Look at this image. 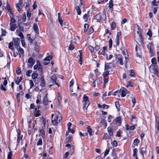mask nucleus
Here are the masks:
<instances>
[{
    "mask_svg": "<svg viewBox=\"0 0 159 159\" xmlns=\"http://www.w3.org/2000/svg\"><path fill=\"white\" fill-rule=\"evenodd\" d=\"M69 155V153L68 152H66L65 154L63 156V158L64 159H66V158L68 157Z\"/></svg>",
    "mask_w": 159,
    "mask_h": 159,
    "instance_id": "obj_58",
    "label": "nucleus"
},
{
    "mask_svg": "<svg viewBox=\"0 0 159 159\" xmlns=\"http://www.w3.org/2000/svg\"><path fill=\"white\" fill-rule=\"evenodd\" d=\"M34 70H37L39 75H42L43 73V70L42 66L40 62L39 61H37V64L34 65Z\"/></svg>",
    "mask_w": 159,
    "mask_h": 159,
    "instance_id": "obj_2",
    "label": "nucleus"
},
{
    "mask_svg": "<svg viewBox=\"0 0 159 159\" xmlns=\"http://www.w3.org/2000/svg\"><path fill=\"white\" fill-rule=\"evenodd\" d=\"M48 102L47 96H45L43 100V104L44 105H47Z\"/></svg>",
    "mask_w": 159,
    "mask_h": 159,
    "instance_id": "obj_12",
    "label": "nucleus"
},
{
    "mask_svg": "<svg viewBox=\"0 0 159 159\" xmlns=\"http://www.w3.org/2000/svg\"><path fill=\"white\" fill-rule=\"evenodd\" d=\"M113 1L112 0H110L109 2V9H110L111 11L113 10L112 7H113Z\"/></svg>",
    "mask_w": 159,
    "mask_h": 159,
    "instance_id": "obj_20",
    "label": "nucleus"
},
{
    "mask_svg": "<svg viewBox=\"0 0 159 159\" xmlns=\"http://www.w3.org/2000/svg\"><path fill=\"white\" fill-rule=\"evenodd\" d=\"M27 16L28 18H30L31 17V11L29 10H27L26 12Z\"/></svg>",
    "mask_w": 159,
    "mask_h": 159,
    "instance_id": "obj_31",
    "label": "nucleus"
},
{
    "mask_svg": "<svg viewBox=\"0 0 159 159\" xmlns=\"http://www.w3.org/2000/svg\"><path fill=\"white\" fill-rule=\"evenodd\" d=\"M89 26L87 24H85L84 25V32H86L89 28Z\"/></svg>",
    "mask_w": 159,
    "mask_h": 159,
    "instance_id": "obj_38",
    "label": "nucleus"
},
{
    "mask_svg": "<svg viewBox=\"0 0 159 159\" xmlns=\"http://www.w3.org/2000/svg\"><path fill=\"white\" fill-rule=\"evenodd\" d=\"M155 126L157 131L159 132V121L158 120H156Z\"/></svg>",
    "mask_w": 159,
    "mask_h": 159,
    "instance_id": "obj_30",
    "label": "nucleus"
},
{
    "mask_svg": "<svg viewBox=\"0 0 159 159\" xmlns=\"http://www.w3.org/2000/svg\"><path fill=\"white\" fill-rule=\"evenodd\" d=\"M124 58V57H119L118 58L117 61L121 65H122L124 64L123 62V59Z\"/></svg>",
    "mask_w": 159,
    "mask_h": 159,
    "instance_id": "obj_16",
    "label": "nucleus"
},
{
    "mask_svg": "<svg viewBox=\"0 0 159 159\" xmlns=\"http://www.w3.org/2000/svg\"><path fill=\"white\" fill-rule=\"evenodd\" d=\"M116 123H121V118L120 117H117L116 119Z\"/></svg>",
    "mask_w": 159,
    "mask_h": 159,
    "instance_id": "obj_50",
    "label": "nucleus"
},
{
    "mask_svg": "<svg viewBox=\"0 0 159 159\" xmlns=\"http://www.w3.org/2000/svg\"><path fill=\"white\" fill-rule=\"evenodd\" d=\"M56 117L52 120V123L53 125H57L62 119L61 115L58 111H56Z\"/></svg>",
    "mask_w": 159,
    "mask_h": 159,
    "instance_id": "obj_1",
    "label": "nucleus"
},
{
    "mask_svg": "<svg viewBox=\"0 0 159 159\" xmlns=\"http://www.w3.org/2000/svg\"><path fill=\"white\" fill-rule=\"evenodd\" d=\"M24 1V0H19V3L16 5V8L19 12L21 11L22 8L24 5V4L22 3Z\"/></svg>",
    "mask_w": 159,
    "mask_h": 159,
    "instance_id": "obj_4",
    "label": "nucleus"
},
{
    "mask_svg": "<svg viewBox=\"0 0 159 159\" xmlns=\"http://www.w3.org/2000/svg\"><path fill=\"white\" fill-rule=\"evenodd\" d=\"M11 17V20H10V25H11L12 24H14V23L16 22V20L13 17H11V16H10Z\"/></svg>",
    "mask_w": 159,
    "mask_h": 159,
    "instance_id": "obj_39",
    "label": "nucleus"
},
{
    "mask_svg": "<svg viewBox=\"0 0 159 159\" xmlns=\"http://www.w3.org/2000/svg\"><path fill=\"white\" fill-rule=\"evenodd\" d=\"M42 139L41 138H40L38 142L37 143V145H40L42 144Z\"/></svg>",
    "mask_w": 159,
    "mask_h": 159,
    "instance_id": "obj_48",
    "label": "nucleus"
},
{
    "mask_svg": "<svg viewBox=\"0 0 159 159\" xmlns=\"http://www.w3.org/2000/svg\"><path fill=\"white\" fill-rule=\"evenodd\" d=\"M107 51V47L105 46H104L103 47L102 49H101L98 51V55H102L103 56L106 55L105 52Z\"/></svg>",
    "mask_w": 159,
    "mask_h": 159,
    "instance_id": "obj_6",
    "label": "nucleus"
},
{
    "mask_svg": "<svg viewBox=\"0 0 159 159\" xmlns=\"http://www.w3.org/2000/svg\"><path fill=\"white\" fill-rule=\"evenodd\" d=\"M72 139L73 138L72 136H69L66 138V142L69 143L71 141Z\"/></svg>",
    "mask_w": 159,
    "mask_h": 159,
    "instance_id": "obj_33",
    "label": "nucleus"
},
{
    "mask_svg": "<svg viewBox=\"0 0 159 159\" xmlns=\"http://www.w3.org/2000/svg\"><path fill=\"white\" fill-rule=\"evenodd\" d=\"M121 96L122 97H125L127 93H129V92L126 88H123L121 89Z\"/></svg>",
    "mask_w": 159,
    "mask_h": 159,
    "instance_id": "obj_8",
    "label": "nucleus"
},
{
    "mask_svg": "<svg viewBox=\"0 0 159 159\" xmlns=\"http://www.w3.org/2000/svg\"><path fill=\"white\" fill-rule=\"evenodd\" d=\"M51 80L53 81V84H55L57 86L59 87L60 85L59 84L56 82L57 81V77L56 75H54L52 76L51 78Z\"/></svg>",
    "mask_w": 159,
    "mask_h": 159,
    "instance_id": "obj_7",
    "label": "nucleus"
},
{
    "mask_svg": "<svg viewBox=\"0 0 159 159\" xmlns=\"http://www.w3.org/2000/svg\"><path fill=\"white\" fill-rule=\"evenodd\" d=\"M2 30V34L1 35V36H5L6 34V31L2 29H1Z\"/></svg>",
    "mask_w": 159,
    "mask_h": 159,
    "instance_id": "obj_40",
    "label": "nucleus"
},
{
    "mask_svg": "<svg viewBox=\"0 0 159 159\" xmlns=\"http://www.w3.org/2000/svg\"><path fill=\"white\" fill-rule=\"evenodd\" d=\"M113 57V55L111 54L110 55L108 58L107 55H106V58L107 60H109L111 59Z\"/></svg>",
    "mask_w": 159,
    "mask_h": 159,
    "instance_id": "obj_61",
    "label": "nucleus"
},
{
    "mask_svg": "<svg viewBox=\"0 0 159 159\" xmlns=\"http://www.w3.org/2000/svg\"><path fill=\"white\" fill-rule=\"evenodd\" d=\"M38 77L37 73L35 72L33 73L32 75V78L33 79H35L37 78Z\"/></svg>",
    "mask_w": 159,
    "mask_h": 159,
    "instance_id": "obj_32",
    "label": "nucleus"
},
{
    "mask_svg": "<svg viewBox=\"0 0 159 159\" xmlns=\"http://www.w3.org/2000/svg\"><path fill=\"white\" fill-rule=\"evenodd\" d=\"M100 122L103 125H104L105 127H106L107 126V123L106 122V120L104 119H102L101 120Z\"/></svg>",
    "mask_w": 159,
    "mask_h": 159,
    "instance_id": "obj_36",
    "label": "nucleus"
},
{
    "mask_svg": "<svg viewBox=\"0 0 159 159\" xmlns=\"http://www.w3.org/2000/svg\"><path fill=\"white\" fill-rule=\"evenodd\" d=\"M75 8L78 14L79 15H80L81 13V12L79 6H77L75 7Z\"/></svg>",
    "mask_w": 159,
    "mask_h": 159,
    "instance_id": "obj_28",
    "label": "nucleus"
},
{
    "mask_svg": "<svg viewBox=\"0 0 159 159\" xmlns=\"http://www.w3.org/2000/svg\"><path fill=\"white\" fill-rule=\"evenodd\" d=\"M19 39L18 38H13V40L14 41V43L15 46L16 48L19 47L18 46V41Z\"/></svg>",
    "mask_w": 159,
    "mask_h": 159,
    "instance_id": "obj_9",
    "label": "nucleus"
},
{
    "mask_svg": "<svg viewBox=\"0 0 159 159\" xmlns=\"http://www.w3.org/2000/svg\"><path fill=\"white\" fill-rule=\"evenodd\" d=\"M34 116L35 117H37L38 116H39L40 114L39 113L40 111L38 110L37 111V108H35L34 110Z\"/></svg>",
    "mask_w": 159,
    "mask_h": 159,
    "instance_id": "obj_19",
    "label": "nucleus"
},
{
    "mask_svg": "<svg viewBox=\"0 0 159 159\" xmlns=\"http://www.w3.org/2000/svg\"><path fill=\"white\" fill-rule=\"evenodd\" d=\"M25 3V9L29 10V5L28 3V0H24Z\"/></svg>",
    "mask_w": 159,
    "mask_h": 159,
    "instance_id": "obj_22",
    "label": "nucleus"
},
{
    "mask_svg": "<svg viewBox=\"0 0 159 159\" xmlns=\"http://www.w3.org/2000/svg\"><path fill=\"white\" fill-rule=\"evenodd\" d=\"M10 25V30L12 31H14L16 28V25L15 24H13L11 25Z\"/></svg>",
    "mask_w": 159,
    "mask_h": 159,
    "instance_id": "obj_23",
    "label": "nucleus"
},
{
    "mask_svg": "<svg viewBox=\"0 0 159 159\" xmlns=\"http://www.w3.org/2000/svg\"><path fill=\"white\" fill-rule=\"evenodd\" d=\"M131 98L132 99V102L133 103V107H134L136 102L135 99L134 97H132Z\"/></svg>",
    "mask_w": 159,
    "mask_h": 159,
    "instance_id": "obj_51",
    "label": "nucleus"
},
{
    "mask_svg": "<svg viewBox=\"0 0 159 159\" xmlns=\"http://www.w3.org/2000/svg\"><path fill=\"white\" fill-rule=\"evenodd\" d=\"M16 48L19 53L21 54L22 56H24V51L23 49L19 47Z\"/></svg>",
    "mask_w": 159,
    "mask_h": 159,
    "instance_id": "obj_15",
    "label": "nucleus"
},
{
    "mask_svg": "<svg viewBox=\"0 0 159 159\" xmlns=\"http://www.w3.org/2000/svg\"><path fill=\"white\" fill-rule=\"evenodd\" d=\"M40 133L41 134L42 137L43 138H44L45 137L44 131L43 129H42L40 130Z\"/></svg>",
    "mask_w": 159,
    "mask_h": 159,
    "instance_id": "obj_42",
    "label": "nucleus"
},
{
    "mask_svg": "<svg viewBox=\"0 0 159 159\" xmlns=\"http://www.w3.org/2000/svg\"><path fill=\"white\" fill-rule=\"evenodd\" d=\"M88 97L86 96V95L84 94L83 97V102H87V100H88Z\"/></svg>",
    "mask_w": 159,
    "mask_h": 159,
    "instance_id": "obj_35",
    "label": "nucleus"
},
{
    "mask_svg": "<svg viewBox=\"0 0 159 159\" xmlns=\"http://www.w3.org/2000/svg\"><path fill=\"white\" fill-rule=\"evenodd\" d=\"M111 137L110 136H108L107 133L104 134V138L106 140L107 139H109L111 138Z\"/></svg>",
    "mask_w": 159,
    "mask_h": 159,
    "instance_id": "obj_47",
    "label": "nucleus"
},
{
    "mask_svg": "<svg viewBox=\"0 0 159 159\" xmlns=\"http://www.w3.org/2000/svg\"><path fill=\"white\" fill-rule=\"evenodd\" d=\"M95 18L99 22L101 19L102 17L100 14H98L95 16Z\"/></svg>",
    "mask_w": 159,
    "mask_h": 159,
    "instance_id": "obj_25",
    "label": "nucleus"
},
{
    "mask_svg": "<svg viewBox=\"0 0 159 159\" xmlns=\"http://www.w3.org/2000/svg\"><path fill=\"white\" fill-rule=\"evenodd\" d=\"M151 62L153 64H156L157 63L156 59L154 57L152 58L151 60Z\"/></svg>",
    "mask_w": 159,
    "mask_h": 159,
    "instance_id": "obj_49",
    "label": "nucleus"
},
{
    "mask_svg": "<svg viewBox=\"0 0 159 159\" xmlns=\"http://www.w3.org/2000/svg\"><path fill=\"white\" fill-rule=\"evenodd\" d=\"M22 136L21 135L20 131H18L17 137V143H18L20 142V140H22Z\"/></svg>",
    "mask_w": 159,
    "mask_h": 159,
    "instance_id": "obj_10",
    "label": "nucleus"
},
{
    "mask_svg": "<svg viewBox=\"0 0 159 159\" xmlns=\"http://www.w3.org/2000/svg\"><path fill=\"white\" fill-rule=\"evenodd\" d=\"M33 29L34 31L37 33L38 34V26L37 25L36 23H34V24L33 26Z\"/></svg>",
    "mask_w": 159,
    "mask_h": 159,
    "instance_id": "obj_17",
    "label": "nucleus"
},
{
    "mask_svg": "<svg viewBox=\"0 0 159 159\" xmlns=\"http://www.w3.org/2000/svg\"><path fill=\"white\" fill-rule=\"evenodd\" d=\"M45 85V82L44 79H42L40 85L42 87H44Z\"/></svg>",
    "mask_w": 159,
    "mask_h": 159,
    "instance_id": "obj_37",
    "label": "nucleus"
},
{
    "mask_svg": "<svg viewBox=\"0 0 159 159\" xmlns=\"http://www.w3.org/2000/svg\"><path fill=\"white\" fill-rule=\"evenodd\" d=\"M30 88L31 89L34 86V85L33 81L32 80H30Z\"/></svg>",
    "mask_w": 159,
    "mask_h": 159,
    "instance_id": "obj_52",
    "label": "nucleus"
},
{
    "mask_svg": "<svg viewBox=\"0 0 159 159\" xmlns=\"http://www.w3.org/2000/svg\"><path fill=\"white\" fill-rule=\"evenodd\" d=\"M52 59V57L50 56H48L45 57L44 59V61H47L49 62V61Z\"/></svg>",
    "mask_w": 159,
    "mask_h": 159,
    "instance_id": "obj_34",
    "label": "nucleus"
},
{
    "mask_svg": "<svg viewBox=\"0 0 159 159\" xmlns=\"http://www.w3.org/2000/svg\"><path fill=\"white\" fill-rule=\"evenodd\" d=\"M115 105L116 107V108L117 109H119V107H120V105H119V102H118L116 101L115 102Z\"/></svg>",
    "mask_w": 159,
    "mask_h": 159,
    "instance_id": "obj_57",
    "label": "nucleus"
},
{
    "mask_svg": "<svg viewBox=\"0 0 159 159\" xmlns=\"http://www.w3.org/2000/svg\"><path fill=\"white\" fill-rule=\"evenodd\" d=\"M139 143V140L137 139H135L133 142V145L134 147V148L138 146V144Z\"/></svg>",
    "mask_w": 159,
    "mask_h": 159,
    "instance_id": "obj_14",
    "label": "nucleus"
},
{
    "mask_svg": "<svg viewBox=\"0 0 159 159\" xmlns=\"http://www.w3.org/2000/svg\"><path fill=\"white\" fill-rule=\"evenodd\" d=\"M28 62L32 66H33L35 63V60L34 59L30 57L28 59Z\"/></svg>",
    "mask_w": 159,
    "mask_h": 159,
    "instance_id": "obj_11",
    "label": "nucleus"
},
{
    "mask_svg": "<svg viewBox=\"0 0 159 159\" xmlns=\"http://www.w3.org/2000/svg\"><path fill=\"white\" fill-rule=\"evenodd\" d=\"M119 39L120 38H116L115 39V43H116V46H118L119 45Z\"/></svg>",
    "mask_w": 159,
    "mask_h": 159,
    "instance_id": "obj_46",
    "label": "nucleus"
},
{
    "mask_svg": "<svg viewBox=\"0 0 159 159\" xmlns=\"http://www.w3.org/2000/svg\"><path fill=\"white\" fill-rule=\"evenodd\" d=\"M134 39L136 43H141L143 41V39L140 32L139 31L137 32V34H135Z\"/></svg>",
    "mask_w": 159,
    "mask_h": 159,
    "instance_id": "obj_3",
    "label": "nucleus"
},
{
    "mask_svg": "<svg viewBox=\"0 0 159 159\" xmlns=\"http://www.w3.org/2000/svg\"><path fill=\"white\" fill-rule=\"evenodd\" d=\"M87 131L89 133V134L90 135H91L92 134V130L90 126H88L87 127Z\"/></svg>",
    "mask_w": 159,
    "mask_h": 159,
    "instance_id": "obj_26",
    "label": "nucleus"
},
{
    "mask_svg": "<svg viewBox=\"0 0 159 159\" xmlns=\"http://www.w3.org/2000/svg\"><path fill=\"white\" fill-rule=\"evenodd\" d=\"M133 152H134V154H133V156L134 157H136V158L137 157V154L136 153L137 152V150H133Z\"/></svg>",
    "mask_w": 159,
    "mask_h": 159,
    "instance_id": "obj_64",
    "label": "nucleus"
},
{
    "mask_svg": "<svg viewBox=\"0 0 159 159\" xmlns=\"http://www.w3.org/2000/svg\"><path fill=\"white\" fill-rule=\"evenodd\" d=\"M22 80V78L21 77H17L16 80L15 81V83L17 85H18L19 84L20 82Z\"/></svg>",
    "mask_w": 159,
    "mask_h": 159,
    "instance_id": "obj_18",
    "label": "nucleus"
},
{
    "mask_svg": "<svg viewBox=\"0 0 159 159\" xmlns=\"http://www.w3.org/2000/svg\"><path fill=\"white\" fill-rule=\"evenodd\" d=\"M12 152L10 151L9 152L7 155V159H11V157L12 156Z\"/></svg>",
    "mask_w": 159,
    "mask_h": 159,
    "instance_id": "obj_43",
    "label": "nucleus"
},
{
    "mask_svg": "<svg viewBox=\"0 0 159 159\" xmlns=\"http://www.w3.org/2000/svg\"><path fill=\"white\" fill-rule=\"evenodd\" d=\"M111 68L110 66H108L106 64L105 65L104 69L105 70H109Z\"/></svg>",
    "mask_w": 159,
    "mask_h": 159,
    "instance_id": "obj_59",
    "label": "nucleus"
},
{
    "mask_svg": "<svg viewBox=\"0 0 159 159\" xmlns=\"http://www.w3.org/2000/svg\"><path fill=\"white\" fill-rule=\"evenodd\" d=\"M7 84V80L5 78L4 80L3 81V84H1L0 85V89L3 90L4 91H5L7 90L6 86Z\"/></svg>",
    "mask_w": 159,
    "mask_h": 159,
    "instance_id": "obj_5",
    "label": "nucleus"
},
{
    "mask_svg": "<svg viewBox=\"0 0 159 159\" xmlns=\"http://www.w3.org/2000/svg\"><path fill=\"white\" fill-rule=\"evenodd\" d=\"M109 70H105L104 72L103 73L102 75L103 77H106L109 74Z\"/></svg>",
    "mask_w": 159,
    "mask_h": 159,
    "instance_id": "obj_41",
    "label": "nucleus"
},
{
    "mask_svg": "<svg viewBox=\"0 0 159 159\" xmlns=\"http://www.w3.org/2000/svg\"><path fill=\"white\" fill-rule=\"evenodd\" d=\"M83 102V108L84 110V109H85V110H86L87 108V107H88V106L89 105V104L87 106V107H86V106L87 104V102Z\"/></svg>",
    "mask_w": 159,
    "mask_h": 159,
    "instance_id": "obj_45",
    "label": "nucleus"
},
{
    "mask_svg": "<svg viewBox=\"0 0 159 159\" xmlns=\"http://www.w3.org/2000/svg\"><path fill=\"white\" fill-rule=\"evenodd\" d=\"M13 43L12 42H10L8 45V48L9 49H11L12 50H13L14 48L13 47Z\"/></svg>",
    "mask_w": 159,
    "mask_h": 159,
    "instance_id": "obj_29",
    "label": "nucleus"
},
{
    "mask_svg": "<svg viewBox=\"0 0 159 159\" xmlns=\"http://www.w3.org/2000/svg\"><path fill=\"white\" fill-rule=\"evenodd\" d=\"M109 47L111 48L112 45V41L111 39H110L109 41Z\"/></svg>",
    "mask_w": 159,
    "mask_h": 159,
    "instance_id": "obj_55",
    "label": "nucleus"
},
{
    "mask_svg": "<svg viewBox=\"0 0 159 159\" xmlns=\"http://www.w3.org/2000/svg\"><path fill=\"white\" fill-rule=\"evenodd\" d=\"M32 72V70H29L26 72V75L27 76H30V74Z\"/></svg>",
    "mask_w": 159,
    "mask_h": 159,
    "instance_id": "obj_44",
    "label": "nucleus"
},
{
    "mask_svg": "<svg viewBox=\"0 0 159 159\" xmlns=\"http://www.w3.org/2000/svg\"><path fill=\"white\" fill-rule=\"evenodd\" d=\"M116 27V23L115 22L113 21L111 25V29L113 30L115 29Z\"/></svg>",
    "mask_w": 159,
    "mask_h": 159,
    "instance_id": "obj_24",
    "label": "nucleus"
},
{
    "mask_svg": "<svg viewBox=\"0 0 159 159\" xmlns=\"http://www.w3.org/2000/svg\"><path fill=\"white\" fill-rule=\"evenodd\" d=\"M120 93V92L119 91H116L113 93V95L114 96L118 95V96L119 97H120V95L118 93Z\"/></svg>",
    "mask_w": 159,
    "mask_h": 159,
    "instance_id": "obj_54",
    "label": "nucleus"
},
{
    "mask_svg": "<svg viewBox=\"0 0 159 159\" xmlns=\"http://www.w3.org/2000/svg\"><path fill=\"white\" fill-rule=\"evenodd\" d=\"M58 20L61 26H63V21L61 18H58Z\"/></svg>",
    "mask_w": 159,
    "mask_h": 159,
    "instance_id": "obj_60",
    "label": "nucleus"
},
{
    "mask_svg": "<svg viewBox=\"0 0 159 159\" xmlns=\"http://www.w3.org/2000/svg\"><path fill=\"white\" fill-rule=\"evenodd\" d=\"M107 131L109 134L110 136L111 137L113 135V132L111 128L109 127L107 128Z\"/></svg>",
    "mask_w": 159,
    "mask_h": 159,
    "instance_id": "obj_21",
    "label": "nucleus"
},
{
    "mask_svg": "<svg viewBox=\"0 0 159 159\" xmlns=\"http://www.w3.org/2000/svg\"><path fill=\"white\" fill-rule=\"evenodd\" d=\"M112 144L114 147H116L117 145V141L116 140H114Z\"/></svg>",
    "mask_w": 159,
    "mask_h": 159,
    "instance_id": "obj_63",
    "label": "nucleus"
},
{
    "mask_svg": "<svg viewBox=\"0 0 159 159\" xmlns=\"http://www.w3.org/2000/svg\"><path fill=\"white\" fill-rule=\"evenodd\" d=\"M112 156L113 159H116L117 158L114 150H112Z\"/></svg>",
    "mask_w": 159,
    "mask_h": 159,
    "instance_id": "obj_27",
    "label": "nucleus"
},
{
    "mask_svg": "<svg viewBox=\"0 0 159 159\" xmlns=\"http://www.w3.org/2000/svg\"><path fill=\"white\" fill-rule=\"evenodd\" d=\"M147 34L150 37L152 36V32L150 30H149L148 32L147 33Z\"/></svg>",
    "mask_w": 159,
    "mask_h": 159,
    "instance_id": "obj_62",
    "label": "nucleus"
},
{
    "mask_svg": "<svg viewBox=\"0 0 159 159\" xmlns=\"http://www.w3.org/2000/svg\"><path fill=\"white\" fill-rule=\"evenodd\" d=\"M69 49L71 50H73L74 49V46L72 45V43H70V44L69 47Z\"/></svg>",
    "mask_w": 159,
    "mask_h": 159,
    "instance_id": "obj_53",
    "label": "nucleus"
},
{
    "mask_svg": "<svg viewBox=\"0 0 159 159\" xmlns=\"http://www.w3.org/2000/svg\"><path fill=\"white\" fill-rule=\"evenodd\" d=\"M153 73L156 75L157 76H158V71L157 70V66H153Z\"/></svg>",
    "mask_w": 159,
    "mask_h": 159,
    "instance_id": "obj_13",
    "label": "nucleus"
},
{
    "mask_svg": "<svg viewBox=\"0 0 159 159\" xmlns=\"http://www.w3.org/2000/svg\"><path fill=\"white\" fill-rule=\"evenodd\" d=\"M89 17V15L88 14H84L83 16V18L84 20H86V21L87 20L88 18Z\"/></svg>",
    "mask_w": 159,
    "mask_h": 159,
    "instance_id": "obj_56",
    "label": "nucleus"
}]
</instances>
